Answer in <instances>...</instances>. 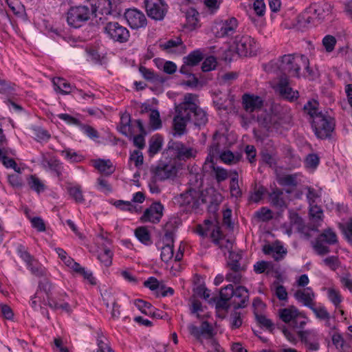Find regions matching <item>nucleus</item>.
I'll return each instance as SVG.
<instances>
[{
    "label": "nucleus",
    "instance_id": "1",
    "mask_svg": "<svg viewBox=\"0 0 352 352\" xmlns=\"http://www.w3.org/2000/svg\"><path fill=\"white\" fill-rule=\"evenodd\" d=\"M198 98L196 94H186L184 100L176 106L177 115L174 116L170 134L174 138H180L186 133V124L191 119L192 116L198 114V106L197 102Z\"/></svg>",
    "mask_w": 352,
    "mask_h": 352
},
{
    "label": "nucleus",
    "instance_id": "2",
    "mask_svg": "<svg viewBox=\"0 0 352 352\" xmlns=\"http://www.w3.org/2000/svg\"><path fill=\"white\" fill-rule=\"evenodd\" d=\"M303 109L311 118V126L316 137L322 140L330 138L335 127L334 119L327 112L319 111L318 102L315 100H309Z\"/></svg>",
    "mask_w": 352,
    "mask_h": 352
},
{
    "label": "nucleus",
    "instance_id": "3",
    "mask_svg": "<svg viewBox=\"0 0 352 352\" xmlns=\"http://www.w3.org/2000/svg\"><path fill=\"white\" fill-rule=\"evenodd\" d=\"M249 291L244 286L234 287L230 284L221 289L219 299L217 300V309L227 311L232 306L234 309H243L248 306Z\"/></svg>",
    "mask_w": 352,
    "mask_h": 352
},
{
    "label": "nucleus",
    "instance_id": "4",
    "mask_svg": "<svg viewBox=\"0 0 352 352\" xmlns=\"http://www.w3.org/2000/svg\"><path fill=\"white\" fill-rule=\"evenodd\" d=\"M302 64L305 67L307 72L310 73L309 59L304 55L285 54L277 60H271L268 66L272 72H280L283 76L300 78Z\"/></svg>",
    "mask_w": 352,
    "mask_h": 352
},
{
    "label": "nucleus",
    "instance_id": "5",
    "mask_svg": "<svg viewBox=\"0 0 352 352\" xmlns=\"http://www.w3.org/2000/svg\"><path fill=\"white\" fill-rule=\"evenodd\" d=\"M93 16V10L87 6H74L67 12V22L74 28L83 26Z\"/></svg>",
    "mask_w": 352,
    "mask_h": 352
},
{
    "label": "nucleus",
    "instance_id": "6",
    "mask_svg": "<svg viewBox=\"0 0 352 352\" xmlns=\"http://www.w3.org/2000/svg\"><path fill=\"white\" fill-rule=\"evenodd\" d=\"M106 38L114 43H125L129 41V30L117 21L106 23L102 28Z\"/></svg>",
    "mask_w": 352,
    "mask_h": 352
},
{
    "label": "nucleus",
    "instance_id": "7",
    "mask_svg": "<svg viewBox=\"0 0 352 352\" xmlns=\"http://www.w3.org/2000/svg\"><path fill=\"white\" fill-rule=\"evenodd\" d=\"M237 56H252L256 54L258 45L256 41L248 35H237L233 42Z\"/></svg>",
    "mask_w": 352,
    "mask_h": 352
},
{
    "label": "nucleus",
    "instance_id": "8",
    "mask_svg": "<svg viewBox=\"0 0 352 352\" xmlns=\"http://www.w3.org/2000/svg\"><path fill=\"white\" fill-rule=\"evenodd\" d=\"M184 64L179 69V72L186 77H191L192 79L184 81L182 85L190 87H195L198 85V78L192 73V68L198 65V50H193L187 56L183 58Z\"/></svg>",
    "mask_w": 352,
    "mask_h": 352
},
{
    "label": "nucleus",
    "instance_id": "9",
    "mask_svg": "<svg viewBox=\"0 0 352 352\" xmlns=\"http://www.w3.org/2000/svg\"><path fill=\"white\" fill-rule=\"evenodd\" d=\"M324 243L328 245H334L338 243L337 235L331 228L324 230L316 239L313 247L318 254L324 255L330 252L329 248L325 245Z\"/></svg>",
    "mask_w": 352,
    "mask_h": 352
},
{
    "label": "nucleus",
    "instance_id": "10",
    "mask_svg": "<svg viewBox=\"0 0 352 352\" xmlns=\"http://www.w3.org/2000/svg\"><path fill=\"white\" fill-rule=\"evenodd\" d=\"M167 150L173 151L175 157L179 161H186L197 156V150L187 147L181 142L170 140L167 145Z\"/></svg>",
    "mask_w": 352,
    "mask_h": 352
},
{
    "label": "nucleus",
    "instance_id": "11",
    "mask_svg": "<svg viewBox=\"0 0 352 352\" xmlns=\"http://www.w3.org/2000/svg\"><path fill=\"white\" fill-rule=\"evenodd\" d=\"M146 11L149 17L156 21L162 20L168 10L164 0H144Z\"/></svg>",
    "mask_w": 352,
    "mask_h": 352
},
{
    "label": "nucleus",
    "instance_id": "12",
    "mask_svg": "<svg viewBox=\"0 0 352 352\" xmlns=\"http://www.w3.org/2000/svg\"><path fill=\"white\" fill-rule=\"evenodd\" d=\"M237 27L238 21L236 18L232 17L217 24L213 31L217 37H230L236 32Z\"/></svg>",
    "mask_w": 352,
    "mask_h": 352
},
{
    "label": "nucleus",
    "instance_id": "13",
    "mask_svg": "<svg viewBox=\"0 0 352 352\" xmlns=\"http://www.w3.org/2000/svg\"><path fill=\"white\" fill-rule=\"evenodd\" d=\"M163 210L164 206L160 202H155L145 210L141 217V221L144 223H157L163 216Z\"/></svg>",
    "mask_w": 352,
    "mask_h": 352
},
{
    "label": "nucleus",
    "instance_id": "14",
    "mask_svg": "<svg viewBox=\"0 0 352 352\" xmlns=\"http://www.w3.org/2000/svg\"><path fill=\"white\" fill-rule=\"evenodd\" d=\"M242 106L247 113H253L261 110L264 104V100L258 96L245 93L242 96Z\"/></svg>",
    "mask_w": 352,
    "mask_h": 352
},
{
    "label": "nucleus",
    "instance_id": "15",
    "mask_svg": "<svg viewBox=\"0 0 352 352\" xmlns=\"http://www.w3.org/2000/svg\"><path fill=\"white\" fill-rule=\"evenodd\" d=\"M300 177L301 174L299 173L284 174L277 177L276 181L280 186L286 188V193L291 194L301 182Z\"/></svg>",
    "mask_w": 352,
    "mask_h": 352
},
{
    "label": "nucleus",
    "instance_id": "16",
    "mask_svg": "<svg viewBox=\"0 0 352 352\" xmlns=\"http://www.w3.org/2000/svg\"><path fill=\"white\" fill-rule=\"evenodd\" d=\"M124 18L133 29L143 28L146 24V19L143 12L137 9H128L124 12Z\"/></svg>",
    "mask_w": 352,
    "mask_h": 352
},
{
    "label": "nucleus",
    "instance_id": "17",
    "mask_svg": "<svg viewBox=\"0 0 352 352\" xmlns=\"http://www.w3.org/2000/svg\"><path fill=\"white\" fill-rule=\"evenodd\" d=\"M204 226L205 228L199 224V236L204 237L209 236L215 244H219V240L221 239L219 228L213 224L212 221L209 219L204 221Z\"/></svg>",
    "mask_w": 352,
    "mask_h": 352
},
{
    "label": "nucleus",
    "instance_id": "18",
    "mask_svg": "<svg viewBox=\"0 0 352 352\" xmlns=\"http://www.w3.org/2000/svg\"><path fill=\"white\" fill-rule=\"evenodd\" d=\"M177 173V168L174 164L158 165L154 170V177L156 181H164L173 178Z\"/></svg>",
    "mask_w": 352,
    "mask_h": 352
},
{
    "label": "nucleus",
    "instance_id": "19",
    "mask_svg": "<svg viewBox=\"0 0 352 352\" xmlns=\"http://www.w3.org/2000/svg\"><path fill=\"white\" fill-rule=\"evenodd\" d=\"M52 284L47 279L39 282L38 289L34 294V298H38L44 305L48 306V302L54 300L52 297Z\"/></svg>",
    "mask_w": 352,
    "mask_h": 352
},
{
    "label": "nucleus",
    "instance_id": "20",
    "mask_svg": "<svg viewBox=\"0 0 352 352\" xmlns=\"http://www.w3.org/2000/svg\"><path fill=\"white\" fill-rule=\"evenodd\" d=\"M315 19L319 23L328 19L332 14V6L327 2L315 3L311 5Z\"/></svg>",
    "mask_w": 352,
    "mask_h": 352
},
{
    "label": "nucleus",
    "instance_id": "21",
    "mask_svg": "<svg viewBox=\"0 0 352 352\" xmlns=\"http://www.w3.org/2000/svg\"><path fill=\"white\" fill-rule=\"evenodd\" d=\"M278 90L280 95L285 99L293 102L299 97L298 91L294 90L289 85L287 76H282L278 84Z\"/></svg>",
    "mask_w": 352,
    "mask_h": 352
},
{
    "label": "nucleus",
    "instance_id": "22",
    "mask_svg": "<svg viewBox=\"0 0 352 352\" xmlns=\"http://www.w3.org/2000/svg\"><path fill=\"white\" fill-rule=\"evenodd\" d=\"M93 10V16L102 19L101 16H108L112 13V3L111 0H96L94 4L89 6Z\"/></svg>",
    "mask_w": 352,
    "mask_h": 352
},
{
    "label": "nucleus",
    "instance_id": "23",
    "mask_svg": "<svg viewBox=\"0 0 352 352\" xmlns=\"http://www.w3.org/2000/svg\"><path fill=\"white\" fill-rule=\"evenodd\" d=\"M268 196L270 203L272 207L281 211L287 208L288 205L282 189L275 187L269 193Z\"/></svg>",
    "mask_w": 352,
    "mask_h": 352
},
{
    "label": "nucleus",
    "instance_id": "24",
    "mask_svg": "<svg viewBox=\"0 0 352 352\" xmlns=\"http://www.w3.org/2000/svg\"><path fill=\"white\" fill-rule=\"evenodd\" d=\"M294 296L298 302L309 309L315 305L314 302L315 294L311 287L296 290Z\"/></svg>",
    "mask_w": 352,
    "mask_h": 352
},
{
    "label": "nucleus",
    "instance_id": "25",
    "mask_svg": "<svg viewBox=\"0 0 352 352\" xmlns=\"http://www.w3.org/2000/svg\"><path fill=\"white\" fill-rule=\"evenodd\" d=\"M41 162V165L44 168L49 169L52 172L54 173L58 177L61 175L63 168L62 164L54 156L42 154Z\"/></svg>",
    "mask_w": 352,
    "mask_h": 352
},
{
    "label": "nucleus",
    "instance_id": "26",
    "mask_svg": "<svg viewBox=\"0 0 352 352\" xmlns=\"http://www.w3.org/2000/svg\"><path fill=\"white\" fill-rule=\"evenodd\" d=\"M278 315L282 321L289 324V326L292 327L294 322H296V319H298L300 313L296 307L290 306L279 309Z\"/></svg>",
    "mask_w": 352,
    "mask_h": 352
},
{
    "label": "nucleus",
    "instance_id": "27",
    "mask_svg": "<svg viewBox=\"0 0 352 352\" xmlns=\"http://www.w3.org/2000/svg\"><path fill=\"white\" fill-rule=\"evenodd\" d=\"M182 204L190 206L192 209L198 208V191L196 188L189 187L185 192L181 194Z\"/></svg>",
    "mask_w": 352,
    "mask_h": 352
},
{
    "label": "nucleus",
    "instance_id": "28",
    "mask_svg": "<svg viewBox=\"0 0 352 352\" xmlns=\"http://www.w3.org/2000/svg\"><path fill=\"white\" fill-rule=\"evenodd\" d=\"M263 252L265 254L272 255L276 261L283 259L287 254L286 250L282 245L274 246L270 244L263 246Z\"/></svg>",
    "mask_w": 352,
    "mask_h": 352
},
{
    "label": "nucleus",
    "instance_id": "29",
    "mask_svg": "<svg viewBox=\"0 0 352 352\" xmlns=\"http://www.w3.org/2000/svg\"><path fill=\"white\" fill-rule=\"evenodd\" d=\"M297 20L298 24L304 28H307L311 24L314 25L317 22L311 6L298 16Z\"/></svg>",
    "mask_w": 352,
    "mask_h": 352
},
{
    "label": "nucleus",
    "instance_id": "30",
    "mask_svg": "<svg viewBox=\"0 0 352 352\" xmlns=\"http://www.w3.org/2000/svg\"><path fill=\"white\" fill-rule=\"evenodd\" d=\"M290 223L294 226L298 232L303 234L307 239L310 237V234L307 230L303 219L297 212H292L289 216Z\"/></svg>",
    "mask_w": 352,
    "mask_h": 352
},
{
    "label": "nucleus",
    "instance_id": "31",
    "mask_svg": "<svg viewBox=\"0 0 352 352\" xmlns=\"http://www.w3.org/2000/svg\"><path fill=\"white\" fill-rule=\"evenodd\" d=\"M10 155H14L13 151L11 148H0V161L6 168H12L16 170L18 167L16 162L13 159L9 158L8 157Z\"/></svg>",
    "mask_w": 352,
    "mask_h": 352
},
{
    "label": "nucleus",
    "instance_id": "32",
    "mask_svg": "<svg viewBox=\"0 0 352 352\" xmlns=\"http://www.w3.org/2000/svg\"><path fill=\"white\" fill-rule=\"evenodd\" d=\"M242 254L234 252H230L228 259L227 261V266L229 270L241 269L246 270V265H242Z\"/></svg>",
    "mask_w": 352,
    "mask_h": 352
},
{
    "label": "nucleus",
    "instance_id": "33",
    "mask_svg": "<svg viewBox=\"0 0 352 352\" xmlns=\"http://www.w3.org/2000/svg\"><path fill=\"white\" fill-rule=\"evenodd\" d=\"M52 82L54 87V90L58 91L62 94H68L72 92V87L65 79L60 77L54 78Z\"/></svg>",
    "mask_w": 352,
    "mask_h": 352
},
{
    "label": "nucleus",
    "instance_id": "34",
    "mask_svg": "<svg viewBox=\"0 0 352 352\" xmlns=\"http://www.w3.org/2000/svg\"><path fill=\"white\" fill-rule=\"evenodd\" d=\"M94 166L98 171L105 175H110L114 171L112 163L109 160H96L94 162Z\"/></svg>",
    "mask_w": 352,
    "mask_h": 352
},
{
    "label": "nucleus",
    "instance_id": "35",
    "mask_svg": "<svg viewBox=\"0 0 352 352\" xmlns=\"http://www.w3.org/2000/svg\"><path fill=\"white\" fill-rule=\"evenodd\" d=\"M162 46L168 53H182L184 48L182 40L179 38L176 40H168Z\"/></svg>",
    "mask_w": 352,
    "mask_h": 352
},
{
    "label": "nucleus",
    "instance_id": "36",
    "mask_svg": "<svg viewBox=\"0 0 352 352\" xmlns=\"http://www.w3.org/2000/svg\"><path fill=\"white\" fill-rule=\"evenodd\" d=\"M163 138L161 135L156 134L150 139L148 153L150 157H153L162 148Z\"/></svg>",
    "mask_w": 352,
    "mask_h": 352
},
{
    "label": "nucleus",
    "instance_id": "37",
    "mask_svg": "<svg viewBox=\"0 0 352 352\" xmlns=\"http://www.w3.org/2000/svg\"><path fill=\"white\" fill-rule=\"evenodd\" d=\"M197 274H195L194 279H193V287L192 291L193 294L190 298V311L191 314H195L196 317L198 318V300L197 298V294H198V285H197Z\"/></svg>",
    "mask_w": 352,
    "mask_h": 352
},
{
    "label": "nucleus",
    "instance_id": "38",
    "mask_svg": "<svg viewBox=\"0 0 352 352\" xmlns=\"http://www.w3.org/2000/svg\"><path fill=\"white\" fill-rule=\"evenodd\" d=\"M135 236L143 244L149 245L152 243L151 234L148 230L144 226H140L135 230Z\"/></svg>",
    "mask_w": 352,
    "mask_h": 352
},
{
    "label": "nucleus",
    "instance_id": "39",
    "mask_svg": "<svg viewBox=\"0 0 352 352\" xmlns=\"http://www.w3.org/2000/svg\"><path fill=\"white\" fill-rule=\"evenodd\" d=\"M131 116L125 113L121 116L120 122V131L124 135L133 133L132 126L131 124Z\"/></svg>",
    "mask_w": 352,
    "mask_h": 352
},
{
    "label": "nucleus",
    "instance_id": "40",
    "mask_svg": "<svg viewBox=\"0 0 352 352\" xmlns=\"http://www.w3.org/2000/svg\"><path fill=\"white\" fill-rule=\"evenodd\" d=\"M139 71L142 76L147 80L151 81L153 82H164V79L163 77L160 75L155 74L153 71L150 69H148L144 66H141L139 68Z\"/></svg>",
    "mask_w": 352,
    "mask_h": 352
},
{
    "label": "nucleus",
    "instance_id": "41",
    "mask_svg": "<svg viewBox=\"0 0 352 352\" xmlns=\"http://www.w3.org/2000/svg\"><path fill=\"white\" fill-rule=\"evenodd\" d=\"M230 327L231 329H236L242 326L243 321V314L241 311H238L237 309H234L230 315Z\"/></svg>",
    "mask_w": 352,
    "mask_h": 352
},
{
    "label": "nucleus",
    "instance_id": "42",
    "mask_svg": "<svg viewBox=\"0 0 352 352\" xmlns=\"http://www.w3.org/2000/svg\"><path fill=\"white\" fill-rule=\"evenodd\" d=\"M67 192L69 196L74 199L76 203H83L85 201L84 196L82 194V190L80 185H76L73 186H68L67 188Z\"/></svg>",
    "mask_w": 352,
    "mask_h": 352
},
{
    "label": "nucleus",
    "instance_id": "43",
    "mask_svg": "<svg viewBox=\"0 0 352 352\" xmlns=\"http://www.w3.org/2000/svg\"><path fill=\"white\" fill-rule=\"evenodd\" d=\"M186 27L190 30L196 28L198 21V12L195 8H190L186 13Z\"/></svg>",
    "mask_w": 352,
    "mask_h": 352
},
{
    "label": "nucleus",
    "instance_id": "44",
    "mask_svg": "<svg viewBox=\"0 0 352 352\" xmlns=\"http://www.w3.org/2000/svg\"><path fill=\"white\" fill-rule=\"evenodd\" d=\"M254 216L258 221L263 222H267L273 219L272 210L267 207L261 208L255 212Z\"/></svg>",
    "mask_w": 352,
    "mask_h": 352
},
{
    "label": "nucleus",
    "instance_id": "45",
    "mask_svg": "<svg viewBox=\"0 0 352 352\" xmlns=\"http://www.w3.org/2000/svg\"><path fill=\"white\" fill-rule=\"evenodd\" d=\"M134 305L142 314L147 316H151L155 308L151 303L142 299L135 300Z\"/></svg>",
    "mask_w": 352,
    "mask_h": 352
},
{
    "label": "nucleus",
    "instance_id": "46",
    "mask_svg": "<svg viewBox=\"0 0 352 352\" xmlns=\"http://www.w3.org/2000/svg\"><path fill=\"white\" fill-rule=\"evenodd\" d=\"M199 336L206 338V340L214 338V329L212 326L207 321L201 322L199 327Z\"/></svg>",
    "mask_w": 352,
    "mask_h": 352
},
{
    "label": "nucleus",
    "instance_id": "47",
    "mask_svg": "<svg viewBox=\"0 0 352 352\" xmlns=\"http://www.w3.org/2000/svg\"><path fill=\"white\" fill-rule=\"evenodd\" d=\"M149 124L153 130L162 128V124L160 119V112L157 109H152L149 116Z\"/></svg>",
    "mask_w": 352,
    "mask_h": 352
},
{
    "label": "nucleus",
    "instance_id": "48",
    "mask_svg": "<svg viewBox=\"0 0 352 352\" xmlns=\"http://www.w3.org/2000/svg\"><path fill=\"white\" fill-rule=\"evenodd\" d=\"M245 270H246L241 269L229 270V272L226 276V279L229 282L240 283L242 278V274L245 272Z\"/></svg>",
    "mask_w": 352,
    "mask_h": 352
},
{
    "label": "nucleus",
    "instance_id": "49",
    "mask_svg": "<svg viewBox=\"0 0 352 352\" xmlns=\"http://www.w3.org/2000/svg\"><path fill=\"white\" fill-rule=\"evenodd\" d=\"M338 228L342 231L346 241L352 243V218L344 223H340Z\"/></svg>",
    "mask_w": 352,
    "mask_h": 352
},
{
    "label": "nucleus",
    "instance_id": "50",
    "mask_svg": "<svg viewBox=\"0 0 352 352\" xmlns=\"http://www.w3.org/2000/svg\"><path fill=\"white\" fill-rule=\"evenodd\" d=\"M230 190L232 197H234L236 198L241 197L242 192L239 186L238 174L236 173H235L234 175L230 180Z\"/></svg>",
    "mask_w": 352,
    "mask_h": 352
},
{
    "label": "nucleus",
    "instance_id": "51",
    "mask_svg": "<svg viewBox=\"0 0 352 352\" xmlns=\"http://www.w3.org/2000/svg\"><path fill=\"white\" fill-rule=\"evenodd\" d=\"M31 272L36 276H43L45 275V270L43 266L35 259L27 265Z\"/></svg>",
    "mask_w": 352,
    "mask_h": 352
},
{
    "label": "nucleus",
    "instance_id": "52",
    "mask_svg": "<svg viewBox=\"0 0 352 352\" xmlns=\"http://www.w3.org/2000/svg\"><path fill=\"white\" fill-rule=\"evenodd\" d=\"M257 121L262 127L270 131L272 126V116L268 113L261 114L257 118Z\"/></svg>",
    "mask_w": 352,
    "mask_h": 352
},
{
    "label": "nucleus",
    "instance_id": "53",
    "mask_svg": "<svg viewBox=\"0 0 352 352\" xmlns=\"http://www.w3.org/2000/svg\"><path fill=\"white\" fill-rule=\"evenodd\" d=\"M28 184L30 188L38 193L43 191L45 189L44 184L35 175H31L28 180Z\"/></svg>",
    "mask_w": 352,
    "mask_h": 352
},
{
    "label": "nucleus",
    "instance_id": "54",
    "mask_svg": "<svg viewBox=\"0 0 352 352\" xmlns=\"http://www.w3.org/2000/svg\"><path fill=\"white\" fill-rule=\"evenodd\" d=\"M210 167L212 168L217 182L220 183L228 178V174L226 169L219 166H215L214 164L210 165Z\"/></svg>",
    "mask_w": 352,
    "mask_h": 352
},
{
    "label": "nucleus",
    "instance_id": "55",
    "mask_svg": "<svg viewBox=\"0 0 352 352\" xmlns=\"http://www.w3.org/2000/svg\"><path fill=\"white\" fill-rule=\"evenodd\" d=\"M48 306L53 310H58L61 309L67 313H71L72 309L69 303L67 302H60L56 299L49 300Z\"/></svg>",
    "mask_w": 352,
    "mask_h": 352
},
{
    "label": "nucleus",
    "instance_id": "56",
    "mask_svg": "<svg viewBox=\"0 0 352 352\" xmlns=\"http://www.w3.org/2000/svg\"><path fill=\"white\" fill-rule=\"evenodd\" d=\"M199 297L204 298L208 302L215 303V306L217 307V300L219 299V298L214 296L210 297V291L208 290L204 284L199 283Z\"/></svg>",
    "mask_w": 352,
    "mask_h": 352
},
{
    "label": "nucleus",
    "instance_id": "57",
    "mask_svg": "<svg viewBox=\"0 0 352 352\" xmlns=\"http://www.w3.org/2000/svg\"><path fill=\"white\" fill-rule=\"evenodd\" d=\"M320 320L329 321L330 314L324 307H316L315 305L310 309Z\"/></svg>",
    "mask_w": 352,
    "mask_h": 352
},
{
    "label": "nucleus",
    "instance_id": "58",
    "mask_svg": "<svg viewBox=\"0 0 352 352\" xmlns=\"http://www.w3.org/2000/svg\"><path fill=\"white\" fill-rule=\"evenodd\" d=\"M336 43V38L332 35H326L322 39V45L326 52L329 53L333 51Z\"/></svg>",
    "mask_w": 352,
    "mask_h": 352
},
{
    "label": "nucleus",
    "instance_id": "59",
    "mask_svg": "<svg viewBox=\"0 0 352 352\" xmlns=\"http://www.w3.org/2000/svg\"><path fill=\"white\" fill-rule=\"evenodd\" d=\"M217 59L214 56H210L205 59L201 65V70L204 72H210L217 67Z\"/></svg>",
    "mask_w": 352,
    "mask_h": 352
},
{
    "label": "nucleus",
    "instance_id": "60",
    "mask_svg": "<svg viewBox=\"0 0 352 352\" xmlns=\"http://www.w3.org/2000/svg\"><path fill=\"white\" fill-rule=\"evenodd\" d=\"M112 252L109 248H104V250L98 254V258L105 266H109L112 263Z\"/></svg>",
    "mask_w": 352,
    "mask_h": 352
},
{
    "label": "nucleus",
    "instance_id": "61",
    "mask_svg": "<svg viewBox=\"0 0 352 352\" xmlns=\"http://www.w3.org/2000/svg\"><path fill=\"white\" fill-rule=\"evenodd\" d=\"M173 245H164L162 248L161 258L164 262H168L173 257Z\"/></svg>",
    "mask_w": 352,
    "mask_h": 352
},
{
    "label": "nucleus",
    "instance_id": "62",
    "mask_svg": "<svg viewBox=\"0 0 352 352\" xmlns=\"http://www.w3.org/2000/svg\"><path fill=\"white\" fill-rule=\"evenodd\" d=\"M201 343L203 344L202 341ZM204 345L207 349L206 352H221V347L215 339L207 340Z\"/></svg>",
    "mask_w": 352,
    "mask_h": 352
},
{
    "label": "nucleus",
    "instance_id": "63",
    "mask_svg": "<svg viewBox=\"0 0 352 352\" xmlns=\"http://www.w3.org/2000/svg\"><path fill=\"white\" fill-rule=\"evenodd\" d=\"M17 253L19 255V256L24 261L27 265H29L34 259L29 254V252H28L25 248L22 245H19L17 247Z\"/></svg>",
    "mask_w": 352,
    "mask_h": 352
},
{
    "label": "nucleus",
    "instance_id": "64",
    "mask_svg": "<svg viewBox=\"0 0 352 352\" xmlns=\"http://www.w3.org/2000/svg\"><path fill=\"white\" fill-rule=\"evenodd\" d=\"M340 280L344 288L348 289L351 292H352V278L349 273L343 274L340 277Z\"/></svg>",
    "mask_w": 352,
    "mask_h": 352
}]
</instances>
